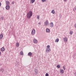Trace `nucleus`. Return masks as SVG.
Returning a JSON list of instances; mask_svg holds the SVG:
<instances>
[{"label": "nucleus", "mask_w": 76, "mask_h": 76, "mask_svg": "<svg viewBox=\"0 0 76 76\" xmlns=\"http://www.w3.org/2000/svg\"><path fill=\"white\" fill-rule=\"evenodd\" d=\"M38 24H39V25H40V24H41V23H38Z\"/></svg>", "instance_id": "f704fd0d"}, {"label": "nucleus", "mask_w": 76, "mask_h": 76, "mask_svg": "<svg viewBox=\"0 0 76 76\" xmlns=\"http://www.w3.org/2000/svg\"><path fill=\"white\" fill-rule=\"evenodd\" d=\"M50 48H47L46 49V52H50Z\"/></svg>", "instance_id": "6e6552de"}, {"label": "nucleus", "mask_w": 76, "mask_h": 76, "mask_svg": "<svg viewBox=\"0 0 76 76\" xmlns=\"http://www.w3.org/2000/svg\"><path fill=\"white\" fill-rule=\"evenodd\" d=\"M20 55H23V51H21L20 52Z\"/></svg>", "instance_id": "4be33fe9"}, {"label": "nucleus", "mask_w": 76, "mask_h": 76, "mask_svg": "<svg viewBox=\"0 0 76 76\" xmlns=\"http://www.w3.org/2000/svg\"><path fill=\"white\" fill-rule=\"evenodd\" d=\"M46 32H48V33H49L50 32V30L49 28H46Z\"/></svg>", "instance_id": "9d476101"}, {"label": "nucleus", "mask_w": 76, "mask_h": 76, "mask_svg": "<svg viewBox=\"0 0 76 76\" xmlns=\"http://www.w3.org/2000/svg\"><path fill=\"white\" fill-rule=\"evenodd\" d=\"M28 56H31L32 55V53L31 52H29L28 53Z\"/></svg>", "instance_id": "f8f14e48"}, {"label": "nucleus", "mask_w": 76, "mask_h": 76, "mask_svg": "<svg viewBox=\"0 0 76 76\" xmlns=\"http://www.w3.org/2000/svg\"><path fill=\"white\" fill-rule=\"evenodd\" d=\"M0 71L2 72V73H3L4 72V69L3 68H1L0 69Z\"/></svg>", "instance_id": "6ab92c4d"}, {"label": "nucleus", "mask_w": 76, "mask_h": 76, "mask_svg": "<svg viewBox=\"0 0 76 76\" xmlns=\"http://www.w3.org/2000/svg\"><path fill=\"white\" fill-rule=\"evenodd\" d=\"M44 25L45 26H47L49 25V23L48 20H46V21L44 22Z\"/></svg>", "instance_id": "f03ea898"}, {"label": "nucleus", "mask_w": 76, "mask_h": 76, "mask_svg": "<svg viewBox=\"0 0 76 76\" xmlns=\"http://www.w3.org/2000/svg\"><path fill=\"white\" fill-rule=\"evenodd\" d=\"M42 2H45V1H46V0H42Z\"/></svg>", "instance_id": "c85d7f7f"}, {"label": "nucleus", "mask_w": 76, "mask_h": 76, "mask_svg": "<svg viewBox=\"0 0 76 76\" xmlns=\"http://www.w3.org/2000/svg\"><path fill=\"white\" fill-rule=\"evenodd\" d=\"M3 34H1L0 35V39H2V38H3Z\"/></svg>", "instance_id": "4468645a"}, {"label": "nucleus", "mask_w": 76, "mask_h": 76, "mask_svg": "<svg viewBox=\"0 0 76 76\" xmlns=\"http://www.w3.org/2000/svg\"><path fill=\"white\" fill-rule=\"evenodd\" d=\"M5 50V48H4L2 47L1 48V51H4Z\"/></svg>", "instance_id": "ddd939ff"}, {"label": "nucleus", "mask_w": 76, "mask_h": 76, "mask_svg": "<svg viewBox=\"0 0 76 76\" xmlns=\"http://www.w3.org/2000/svg\"><path fill=\"white\" fill-rule=\"evenodd\" d=\"M50 45H48L47 46V48H50Z\"/></svg>", "instance_id": "393cba45"}, {"label": "nucleus", "mask_w": 76, "mask_h": 76, "mask_svg": "<svg viewBox=\"0 0 76 76\" xmlns=\"http://www.w3.org/2000/svg\"><path fill=\"white\" fill-rule=\"evenodd\" d=\"M14 3H15V2L14 1H13L12 2V4H14Z\"/></svg>", "instance_id": "7c9ffc66"}, {"label": "nucleus", "mask_w": 76, "mask_h": 76, "mask_svg": "<svg viewBox=\"0 0 76 76\" xmlns=\"http://www.w3.org/2000/svg\"><path fill=\"white\" fill-rule=\"evenodd\" d=\"M51 13H53V14H55V11H54V10H53L52 11H51Z\"/></svg>", "instance_id": "a211bd4d"}, {"label": "nucleus", "mask_w": 76, "mask_h": 76, "mask_svg": "<svg viewBox=\"0 0 76 76\" xmlns=\"http://www.w3.org/2000/svg\"><path fill=\"white\" fill-rule=\"evenodd\" d=\"M57 68H58V69H59V68H60V66L59 65H58L57 66Z\"/></svg>", "instance_id": "5701e85b"}, {"label": "nucleus", "mask_w": 76, "mask_h": 76, "mask_svg": "<svg viewBox=\"0 0 76 76\" xmlns=\"http://www.w3.org/2000/svg\"><path fill=\"white\" fill-rule=\"evenodd\" d=\"M1 65H2L1 64H0V66H1Z\"/></svg>", "instance_id": "4c0bfd02"}, {"label": "nucleus", "mask_w": 76, "mask_h": 76, "mask_svg": "<svg viewBox=\"0 0 76 76\" xmlns=\"http://www.w3.org/2000/svg\"><path fill=\"white\" fill-rule=\"evenodd\" d=\"M31 34L33 35H35V30L34 29L32 31L31 33Z\"/></svg>", "instance_id": "39448f33"}, {"label": "nucleus", "mask_w": 76, "mask_h": 76, "mask_svg": "<svg viewBox=\"0 0 76 76\" xmlns=\"http://www.w3.org/2000/svg\"><path fill=\"white\" fill-rule=\"evenodd\" d=\"M33 42L35 44H37L38 42V40L36 39H34L33 40Z\"/></svg>", "instance_id": "0eeeda50"}, {"label": "nucleus", "mask_w": 76, "mask_h": 76, "mask_svg": "<svg viewBox=\"0 0 76 76\" xmlns=\"http://www.w3.org/2000/svg\"><path fill=\"white\" fill-rule=\"evenodd\" d=\"M58 41H59V39L57 38L55 40L56 42H58Z\"/></svg>", "instance_id": "f3484780"}, {"label": "nucleus", "mask_w": 76, "mask_h": 76, "mask_svg": "<svg viewBox=\"0 0 76 76\" xmlns=\"http://www.w3.org/2000/svg\"><path fill=\"white\" fill-rule=\"evenodd\" d=\"M1 6V2H0V7Z\"/></svg>", "instance_id": "72a5a7b5"}, {"label": "nucleus", "mask_w": 76, "mask_h": 76, "mask_svg": "<svg viewBox=\"0 0 76 76\" xmlns=\"http://www.w3.org/2000/svg\"><path fill=\"white\" fill-rule=\"evenodd\" d=\"M6 9L7 10H9L10 9V7L9 5H7L6 7Z\"/></svg>", "instance_id": "9b49d317"}, {"label": "nucleus", "mask_w": 76, "mask_h": 76, "mask_svg": "<svg viewBox=\"0 0 76 76\" xmlns=\"http://www.w3.org/2000/svg\"><path fill=\"white\" fill-rule=\"evenodd\" d=\"M30 1L31 3H33L35 2V0H31Z\"/></svg>", "instance_id": "aec40b11"}, {"label": "nucleus", "mask_w": 76, "mask_h": 76, "mask_svg": "<svg viewBox=\"0 0 76 76\" xmlns=\"http://www.w3.org/2000/svg\"><path fill=\"white\" fill-rule=\"evenodd\" d=\"M32 16V11H29L26 15L27 18L28 19H30Z\"/></svg>", "instance_id": "f257e3e1"}, {"label": "nucleus", "mask_w": 76, "mask_h": 76, "mask_svg": "<svg viewBox=\"0 0 76 76\" xmlns=\"http://www.w3.org/2000/svg\"><path fill=\"white\" fill-rule=\"evenodd\" d=\"M50 27L53 28V27H54V24H53V22H50Z\"/></svg>", "instance_id": "20e7f679"}, {"label": "nucleus", "mask_w": 76, "mask_h": 76, "mask_svg": "<svg viewBox=\"0 0 76 76\" xmlns=\"http://www.w3.org/2000/svg\"><path fill=\"white\" fill-rule=\"evenodd\" d=\"M6 3L7 5H9V4H10V2L8 1H6Z\"/></svg>", "instance_id": "2eb2a0df"}, {"label": "nucleus", "mask_w": 76, "mask_h": 76, "mask_svg": "<svg viewBox=\"0 0 76 76\" xmlns=\"http://www.w3.org/2000/svg\"><path fill=\"white\" fill-rule=\"evenodd\" d=\"M64 2H66V1H67V0H64Z\"/></svg>", "instance_id": "473e14b6"}, {"label": "nucleus", "mask_w": 76, "mask_h": 76, "mask_svg": "<svg viewBox=\"0 0 76 76\" xmlns=\"http://www.w3.org/2000/svg\"><path fill=\"white\" fill-rule=\"evenodd\" d=\"M63 39L64 42H67V41L68 39H67V37H65Z\"/></svg>", "instance_id": "423d86ee"}, {"label": "nucleus", "mask_w": 76, "mask_h": 76, "mask_svg": "<svg viewBox=\"0 0 76 76\" xmlns=\"http://www.w3.org/2000/svg\"><path fill=\"white\" fill-rule=\"evenodd\" d=\"M73 34V31H70L69 32V34H70V35H72V34Z\"/></svg>", "instance_id": "b1692460"}, {"label": "nucleus", "mask_w": 76, "mask_h": 76, "mask_svg": "<svg viewBox=\"0 0 76 76\" xmlns=\"http://www.w3.org/2000/svg\"><path fill=\"white\" fill-rule=\"evenodd\" d=\"M45 76H49V74H48V73H46L45 75Z\"/></svg>", "instance_id": "a878e982"}, {"label": "nucleus", "mask_w": 76, "mask_h": 76, "mask_svg": "<svg viewBox=\"0 0 76 76\" xmlns=\"http://www.w3.org/2000/svg\"><path fill=\"white\" fill-rule=\"evenodd\" d=\"M74 26H75V28H76V23L75 24Z\"/></svg>", "instance_id": "2f4dec72"}, {"label": "nucleus", "mask_w": 76, "mask_h": 76, "mask_svg": "<svg viewBox=\"0 0 76 76\" xmlns=\"http://www.w3.org/2000/svg\"><path fill=\"white\" fill-rule=\"evenodd\" d=\"M75 10L76 11V6H75Z\"/></svg>", "instance_id": "c9c22d12"}, {"label": "nucleus", "mask_w": 76, "mask_h": 76, "mask_svg": "<svg viewBox=\"0 0 76 76\" xmlns=\"http://www.w3.org/2000/svg\"><path fill=\"white\" fill-rule=\"evenodd\" d=\"M60 72L61 74H63L64 73V70L62 69L60 70Z\"/></svg>", "instance_id": "1a4fd4ad"}, {"label": "nucleus", "mask_w": 76, "mask_h": 76, "mask_svg": "<svg viewBox=\"0 0 76 76\" xmlns=\"http://www.w3.org/2000/svg\"><path fill=\"white\" fill-rule=\"evenodd\" d=\"M39 15H37V19H39Z\"/></svg>", "instance_id": "cd10ccee"}, {"label": "nucleus", "mask_w": 76, "mask_h": 76, "mask_svg": "<svg viewBox=\"0 0 76 76\" xmlns=\"http://www.w3.org/2000/svg\"><path fill=\"white\" fill-rule=\"evenodd\" d=\"M76 53L74 54L73 55H72V57H73V58H75V57H76Z\"/></svg>", "instance_id": "412c9836"}, {"label": "nucleus", "mask_w": 76, "mask_h": 76, "mask_svg": "<svg viewBox=\"0 0 76 76\" xmlns=\"http://www.w3.org/2000/svg\"><path fill=\"white\" fill-rule=\"evenodd\" d=\"M34 74L37 75L38 74V70L37 69H35L34 71Z\"/></svg>", "instance_id": "7ed1b4c3"}, {"label": "nucleus", "mask_w": 76, "mask_h": 76, "mask_svg": "<svg viewBox=\"0 0 76 76\" xmlns=\"http://www.w3.org/2000/svg\"><path fill=\"white\" fill-rule=\"evenodd\" d=\"M1 20H3V17H1Z\"/></svg>", "instance_id": "c756f323"}, {"label": "nucleus", "mask_w": 76, "mask_h": 76, "mask_svg": "<svg viewBox=\"0 0 76 76\" xmlns=\"http://www.w3.org/2000/svg\"><path fill=\"white\" fill-rule=\"evenodd\" d=\"M1 52H0V55L1 54Z\"/></svg>", "instance_id": "e433bc0d"}, {"label": "nucleus", "mask_w": 76, "mask_h": 76, "mask_svg": "<svg viewBox=\"0 0 76 76\" xmlns=\"http://www.w3.org/2000/svg\"><path fill=\"white\" fill-rule=\"evenodd\" d=\"M16 47H19V42H17L16 43Z\"/></svg>", "instance_id": "dca6fc26"}, {"label": "nucleus", "mask_w": 76, "mask_h": 76, "mask_svg": "<svg viewBox=\"0 0 76 76\" xmlns=\"http://www.w3.org/2000/svg\"><path fill=\"white\" fill-rule=\"evenodd\" d=\"M63 69L64 70H66V68H65V66H63Z\"/></svg>", "instance_id": "bb28decb"}]
</instances>
